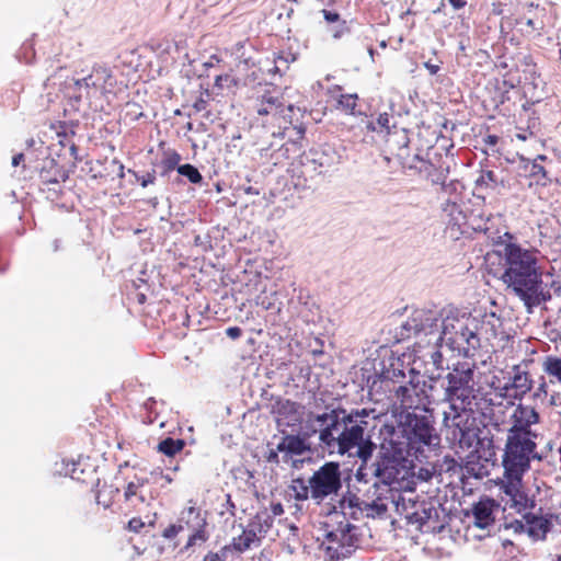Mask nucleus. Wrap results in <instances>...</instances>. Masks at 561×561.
<instances>
[{
	"instance_id": "nucleus-1",
	"label": "nucleus",
	"mask_w": 561,
	"mask_h": 561,
	"mask_svg": "<svg viewBox=\"0 0 561 561\" xmlns=\"http://www.w3.org/2000/svg\"><path fill=\"white\" fill-rule=\"evenodd\" d=\"M367 409H351L342 405L325 407L322 413L313 415L320 423V445L330 455L357 457L364 463L370 460L376 444L368 434Z\"/></svg>"
},
{
	"instance_id": "nucleus-2",
	"label": "nucleus",
	"mask_w": 561,
	"mask_h": 561,
	"mask_svg": "<svg viewBox=\"0 0 561 561\" xmlns=\"http://www.w3.org/2000/svg\"><path fill=\"white\" fill-rule=\"evenodd\" d=\"M504 268L499 277L506 289L516 296L527 313L552 299L537 256L520 244L510 242L504 247Z\"/></svg>"
},
{
	"instance_id": "nucleus-3",
	"label": "nucleus",
	"mask_w": 561,
	"mask_h": 561,
	"mask_svg": "<svg viewBox=\"0 0 561 561\" xmlns=\"http://www.w3.org/2000/svg\"><path fill=\"white\" fill-rule=\"evenodd\" d=\"M396 423H383L379 436L407 450L417 461L425 458L424 448L435 449L440 446V435L435 428L432 414H419L415 411H401L394 415Z\"/></svg>"
},
{
	"instance_id": "nucleus-4",
	"label": "nucleus",
	"mask_w": 561,
	"mask_h": 561,
	"mask_svg": "<svg viewBox=\"0 0 561 561\" xmlns=\"http://www.w3.org/2000/svg\"><path fill=\"white\" fill-rule=\"evenodd\" d=\"M438 378L440 387H444L443 402L449 403L455 417L462 412L471 411L474 399V365L468 362H458L453 368Z\"/></svg>"
},
{
	"instance_id": "nucleus-5",
	"label": "nucleus",
	"mask_w": 561,
	"mask_h": 561,
	"mask_svg": "<svg viewBox=\"0 0 561 561\" xmlns=\"http://www.w3.org/2000/svg\"><path fill=\"white\" fill-rule=\"evenodd\" d=\"M477 331L478 322L476 319L469 322V319L463 320L455 317L442 319L439 316V330L434 334L436 335L434 345L437 347L446 345L450 351L469 358L481 346Z\"/></svg>"
},
{
	"instance_id": "nucleus-6",
	"label": "nucleus",
	"mask_w": 561,
	"mask_h": 561,
	"mask_svg": "<svg viewBox=\"0 0 561 561\" xmlns=\"http://www.w3.org/2000/svg\"><path fill=\"white\" fill-rule=\"evenodd\" d=\"M536 438L537 436L511 426L502 456L503 469L512 476H519L530 470L533 460L541 461L543 456L537 451Z\"/></svg>"
},
{
	"instance_id": "nucleus-7",
	"label": "nucleus",
	"mask_w": 561,
	"mask_h": 561,
	"mask_svg": "<svg viewBox=\"0 0 561 561\" xmlns=\"http://www.w3.org/2000/svg\"><path fill=\"white\" fill-rule=\"evenodd\" d=\"M379 438L381 439L380 451L378 459L373 463V476L382 484L393 486L405 478L415 459L385 436H379Z\"/></svg>"
},
{
	"instance_id": "nucleus-8",
	"label": "nucleus",
	"mask_w": 561,
	"mask_h": 561,
	"mask_svg": "<svg viewBox=\"0 0 561 561\" xmlns=\"http://www.w3.org/2000/svg\"><path fill=\"white\" fill-rule=\"evenodd\" d=\"M350 480V473L343 478L341 466L336 461H327L309 478L311 499L320 505L325 499L337 496L343 481Z\"/></svg>"
},
{
	"instance_id": "nucleus-9",
	"label": "nucleus",
	"mask_w": 561,
	"mask_h": 561,
	"mask_svg": "<svg viewBox=\"0 0 561 561\" xmlns=\"http://www.w3.org/2000/svg\"><path fill=\"white\" fill-rule=\"evenodd\" d=\"M439 330V312L436 310L416 308L394 330L393 339L397 343H403L411 339L430 336Z\"/></svg>"
},
{
	"instance_id": "nucleus-10",
	"label": "nucleus",
	"mask_w": 561,
	"mask_h": 561,
	"mask_svg": "<svg viewBox=\"0 0 561 561\" xmlns=\"http://www.w3.org/2000/svg\"><path fill=\"white\" fill-rule=\"evenodd\" d=\"M116 79L110 68L94 66L91 72L82 78L72 79L67 82L69 98L76 102L91 98V90H100L103 94L113 93Z\"/></svg>"
},
{
	"instance_id": "nucleus-11",
	"label": "nucleus",
	"mask_w": 561,
	"mask_h": 561,
	"mask_svg": "<svg viewBox=\"0 0 561 561\" xmlns=\"http://www.w3.org/2000/svg\"><path fill=\"white\" fill-rule=\"evenodd\" d=\"M207 518L208 512L203 511L195 505L185 507L181 511L178 519L180 524L184 526V529L187 528L191 530V535L188 536L185 546L180 550L181 553L191 550L193 551L194 547L202 546L209 539L210 534L207 530Z\"/></svg>"
},
{
	"instance_id": "nucleus-12",
	"label": "nucleus",
	"mask_w": 561,
	"mask_h": 561,
	"mask_svg": "<svg viewBox=\"0 0 561 561\" xmlns=\"http://www.w3.org/2000/svg\"><path fill=\"white\" fill-rule=\"evenodd\" d=\"M321 167L322 164H320L311 148L304 151L293 163L291 179L294 186L298 190H310L316 186L319 180L327 174Z\"/></svg>"
},
{
	"instance_id": "nucleus-13",
	"label": "nucleus",
	"mask_w": 561,
	"mask_h": 561,
	"mask_svg": "<svg viewBox=\"0 0 561 561\" xmlns=\"http://www.w3.org/2000/svg\"><path fill=\"white\" fill-rule=\"evenodd\" d=\"M409 364L400 356L391 354L388 358L381 359L378 364L374 365L375 375L367 377V385L373 390L377 383H399L402 385L407 379V369Z\"/></svg>"
},
{
	"instance_id": "nucleus-14",
	"label": "nucleus",
	"mask_w": 561,
	"mask_h": 561,
	"mask_svg": "<svg viewBox=\"0 0 561 561\" xmlns=\"http://www.w3.org/2000/svg\"><path fill=\"white\" fill-rule=\"evenodd\" d=\"M425 378L426 375H422L415 368L409 367L405 382L396 389V396L403 405L408 408H412L414 405L415 400L413 397L417 398L422 388V380Z\"/></svg>"
},
{
	"instance_id": "nucleus-15",
	"label": "nucleus",
	"mask_w": 561,
	"mask_h": 561,
	"mask_svg": "<svg viewBox=\"0 0 561 561\" xmlns=\"http://www.w3.org/2000/svg\"><path fill=\"white\" fill-rule=\"evenodd\" d=\"M442 374L438 375H426V378L422 380V388L417 396V400L414 403V408L417 409L420 405L425 407L432 402H443L444 387H440ZM427 412L426 408H423Z\"/></svg>"
},
{
	"instance_id": "nucleus-16",
	"label": "nucleus",
	"mask_w": 561,
	"mask_h": 561,
	"mask_svg": "<svg viewBox=\"0 0 561 561\" xmlns=\"http://www.w3.org/2000/svg\"><path fill=\"white\" fill-rule=\"evenodd\" d=\"M523 517L527 525L528 536L536 540H545L547 534L550 533L553 527V519L557 518V515L553 513L537 515L528 512Z\"/></svg>"
},
{
	"instance_id": "nucleus-17",
	"label": "nucleus",
	"mask_w": 561,
	"mask_h": 561,
	"mask_svg": "<svg viewBox=\"0 0 561 561\" xmlns=\"http://www.w3.org/2000/svg\"><path fill=\"white\" fill-rule=\"evenodd\" d=\"M38 175L43 184L59 185L68 179L67 172L55 158L47 157L43 159L37 167Z\"/></svg>"
},
{
	"instance_id": "nucleus-18",
	"label": "nucleus",
	"mask_w": 561,
	"mask_h": 561,
	"mask_svg": "<svg viewBox=\"0 0 561 561\" xmlns=\"http://www.w3.org/2000/svg\"><path fill=\"white\" fill-rule=\"evenodd\" d=\"M278 450H284V461H288L293 456H302L311 450V445L302 435L285 434L278 443Z\"/></svg>"
},
{
	"instance_id": "nucleus-19",
	"label": "nucleus",
	"mask_w": 561,
	"mask_h": 561,
	"mask_svg": "<svg viewBox=\"0 0 561 561\" xmlns=\"http://www.w3.org/2000/svg\"><path fill=\"white\" fill-rule=\"evenodd\" d=\"M499 504L493 499H488L484 502H479L472 507L473 524L476 527L485 529L494 524L493 511Z\"/></svg>"
},
{
	"instance_id": "nucleus-20",
	"label": "nucleus",
	"mask_w": 561,
	"mask_h": 561,
	"mask_svg": "<svg viewBox=\"0 0 561 561\" xmlns=\"http://www.w3.org/2000/svg\"><path fill=\"white\" fill-rule=\"evenodd\" d=\"M311 150L319 159L320 164H322L321 168L324 169L325 173L330 172L331 169L342 163V152L333 145L324 144L322 146L312 147Z\"/></svg>"
},
{
	"instance_id": "nucleus-21",
	"label": "nucleus",
	"mask_w": 561,
	"mask_h": 561,
	"mask_svg": "<svg viewBox=\"0 0 561 561\" xmlns=\"http://www.w3.org/2000/svg\"><path fill=\"white\" fill-rule=\"evenodd\" d=\"M515 374L512 378V381L506 382L503 387L504 391H508L511 389H515L516 393L514 398H522L527 392H529L533 388V380L530 379L527 371H522L519 366H514Z\"/></svg>"
},
{
	"instance_id": "nucleus-22",
	"label": "nucleus",
	"mask_w": 561,
	"mask_h": 561,
	"mask_svg": "<svg viewBox=\"0 0 561 561\" xmlns=\"http://www.w3.org/2000/svg\"><path fill=\"white\" fill-rule=\"evenodd\" d=\"M78 467H80V460L76 461L73 459L62 458L60 461L55 463V473L70 477L73 480L87 483V479L78 474Z\"/></svg>"
},
{
	"instance_id": "nucleus-23",
	"label": "nucleus",
	"mask_w": 561,
	"mask_h": 561,
	"mask_svg": "<svg viewBox=\"0 0 561 561\" xmlns=\"http://www.w3.org/2000/svg\"><path fill=\"white\" fill-rule=\"evenodd\" d=\"M182 178H185L187 182L195 185H202L204 182V176L192 163H184L178 168V178L173 180V183L183 184Z\"/></svg>"
},
{
	"instance_id": "nucleus-24",
	"label": "nucleus",
	"mask_w": 561,
	"mask_h": 561,
	"mask_svg": "<svg viewBox=\"0 0 561 561\" xmlns=\"http://www.w3.org/2000/svg\"><path fill=\"white\" fill-rule=\"evenodd\" d=\"M526 472H522L519 476L515 474L512 476L508 473L507 470H504V478L505 481H501L500 489L502 492L510 496V499H513L516 496V494L520 491V486L523 483V478Z\"/></svg>"
},
{
	"instance_id": "nucleus-25",
	"label": "nucleus",
	"mask_w": 561,
	"mask_h": 561,
	"mask_svg": "<svg viewBox=\"0 0 561 561\" xmlns=\"http://www.w3.org/2000/svg\"><path fill=\"white\" fill-rule=\"evenodd\" d=\"M271 413L273 415L288 417L297 413V404L289 399L276 397L271 404Z\"/></svg>"
},
{
	"instance_id": "nucleus-26",
	"label": "nucleus",
	"mask_w": 561,
	"mask_h": 561,
	"mask_svg": "<svg viewBox=\"0 0 561 561\" xmlns=\"http://www.w3.org/2000/svg\"><path fill=\"white\" fill-rule=\"evenodd\" d=\"M186 445L183 438L165 437L157 446V450L168 457H174Z\"/></svg>"
},
{
	"instance_id": "nucleus-27",
	"label": "nucleus",
	"mask_w": 561,
	"mask_h": 561,
	"mask_svg": "<svg viewBox=\"0 0 561 561\" xmlns=\"http://www.w3.org/2000/svg\"><path fill=\"white\" fill-rule=\"evenodd\" d=\"M539 422H540L539 413L534 408H530L529 414L525 419L516 417L514 415V421H513L512 426L538 437L537 432L531 430V425L538 424Z\"/></svg>"
},
{
	"instance_id": "nucleus-28",
	"label": "nucleus",
	"mask_w": 561,
	"mask_h": 561,
	"mask_svg": "<svg viewBox=\"0 0 561 561\" xmlns=\"http://www.w3.org/2000/svg\"><path fill=\"white\" fill-rule=\"evenodd\" d=\"M527 168H529V178L536 179V185L546 187L553 182L547 170L540 163H537L536 161L529 162L527 160V165H525V169Z\"/></svg>"
},
{
	"instance_id": "nucleus-29",
	"label": "nucleus",
	"mask_w": 561,
	"mask_h": 561,
	"mask_svg": "<svg viewBox=\"0 0 561 561\" xmlns=\"http://www.w3.org/2000/svg\"><path fill=\"white\" fill-rule=\"evenodd\" d=\"M476 453L478 454V457L480 459L486 462L494 461L496 457V451L493 439L489 437L478 438Z\"/></svg>"
},
{
	"instance_id": "nucleus-30",
	"label": "nucleus",
	"mask_w": 561,
	"mask_h": 561,
	"mask_svg": "<svg viewBox=\"0 0 561 561\" xmlns=\"http://www.w3.org/2000/svg\"><path fill=\"white\" fill-rule=\"evenodd\" d=\"M363 123L367 131L390 134V118L388 113H380L376 121L365 119Z\"/></svg>"
},
{
	"instance_id": "nucleus-31",
	"label": "nucleus",
	"mask_w": 561,
	"mask_h": 561,
	"mask_svg": "<svg viewBox=\"0 0 561 561\" xmlns=\"http://www.w3.org/2000/svg\"><path fill=\"white\" fill-rule=\"evenodd\" d=\"M322 550L324 552L325 561H342L351 558L354 553L351 549L346 548L342 543H337L336 547L325 546L322 547Z\"/></svg>"
},
{
	"instance_id": "nucleus-32",
	"label": "nucleus",
	"mask_w": 561,
	"mask_h": 561,
	"mask_svg": "<svg viewBox=\"0 0 561 561\" xmlns=\"http://www.w3.org/2000/svg\"><path fill=\"white\" fill-rule=\"evenodd\" d=\"M289 490L293 491L294 499L296 501L304 502L311 497V488H309V481L306 482L302 477L293 479L291 484L289 485Z\"/></svg>"
},
{
	"instance_id": "nucleus-33",
	"label": "nucleus",
	"mask_w": 561,
	"mask_h": 561,
	"mask_svg": "<svg viewBox=\"0 0 561 561\" xmlns=\"http://www.w3.org/2000/svg\"><path fill=\"white\" fill-rule=\"evenodd\" d=\"M343 502H346L348 508H357L362 511V505L365 504L366 507H376L378 512H383L386 510L385 505H378L376 502H371L370 504L360 501V499L350 490L342 494Z\"/></svg>"
},
{
	"instance_id": "nucleus-34",
	"label": "nucleus",
	"mask_w": 561,
	"mask_h": 561,
	"mask_svg": "<svg viewBox=\"0 0 561 561\" xmlns=\"http://www.w3.org/2000/svg\"><path fill=\"white\" fill-rule=\"evenodd\" d=\"M263 103L272 107L275 111V114H280L285 119H291L290 113L295 110L293 104H288L285 110L283 103L279 102L277 98L265 95L263 96Z\"/></svg>"
},
{
	"instance_id": "nucleus-35",
	"label": "nucleus",
	"mask_w": 561,
	"mask_h": 561,
	"mask_svg": "<svg viewBox=\"0 0 561 561\" xmlns=\"http://www.w3.org/2000/svg\"><path fill=\"white\" fill-rule=\"evenodd\" d=\"M512 501V507H514L517 513H520L522 511L531 510L535 507L536 502L533 499H529L528 494L520 490L515 497L511 499Z\"/></svg>"
},
{
	"instance_id": "nucleus-36",
	"label": "nucleus",
	"mask_w": 561,
	"mask_h": 561,
	"mask_svg": "<svg viewBox=\"0 0 561 561\" xmlns=\"http://www.w3.org/2000/svg\"><path fill=\"white\" fill-rule=\"evenodd\" d=\"M543 370L561 382V356H547L543 362Z\"/></svg>"
},
{
	"instance_id": "nucleus-37",
	"label": "nucleus",
	"mask_w": 561,
	"mask_h": 561,
	"mask_svg": "<svg viewBox=\"0 0 561 561\" xmlns=\"http://www.w3.org/2000/svg\"><path fill=\"white\" fill-rule=\"evenodd\" d=\"M317 414L318 413H312V412L308 414V420H307L306 424L301 427V431L299 433L308 442H309V438L311 436H313L314 434L320 435V428H321L320 423L316 422L313 420V415H317Z\"/></svg>"
},
{
	"instance_id": "nucleus-38",
	"label": "nucleus",
	"mask_w": 561,
	"mask_h": 561,
	"mask_svg": "<svg viewBox=\"0 0 561 561\" xmlns=\"http://www.w3.org/2000/svg\"><path fill=\"white\" fill-rule=\"evenodd\" d=\"M474 184H476V188H482V187H489V186L494 187L497 184L496 174L491 170L481 171V174L474 181Z\"/></svg>"
},
{
	"instance_id": "nucleus-39",
	"label": "nucleus",
	"mask_w": 561,
	"mask_h": 561,
	"mask_svg": "<svg viewBox=\"0 0 561 561\" xmlns=\"http://www.w3.org/2000/svg\"><path fill=\"white\" fill-rule=\"evenodd\" d=\"M358 100V95L356 93L353 94H341L337 99V104L348 112L350 114H355L356 101Z\"/></svg>"
},
{
	"instance_id": "nucleus-40",
	"label": "nucleus",
	"mask_w": 561,
	"mask_h": 561,
	"mask_svg": "<svg viewBox=\"0 0 561 561\" xmlns=\"http://www.w3.org/2000/svg\"><path fill=\"white\" fill-rule=\"evenodd\" d=\"M161 160L163 162H165L167 164L171 165L172 168H174L176 172H178V168L182 165V164H180V162L182 160V156L174 149H168V150L163 151V156H162Z\"/></svg>"
},
{
	"instance_id": "nucleus-41",
	"label": "nucleus",
	"mask_w": 561,
	"mask_h": 561,
	"mask_svg": "<svg viewBox=\"0 0 561 561\" xmlns=\"http://www.w3.org/2000/svg\"><path fill=\"white\" fill-rule=\"evenodd\" d=\"M129 173H131L136 181L139 182V184L142 187H147L150 184H153L156 181V170L152 169L151 171L147 172L146 174L140 175L138 172L134 170H128Z\"/></svg>"
},
{
	"instance_id": "nucleus-42",
	"label": "nucleus",
	"mask_w": 561,
	"mask_h": 561,
	"mask_svg": "<svg viewBox=\"0 0 561 561\" xmlns=\"http://www.w3.org/2000/svg\"><path fill=\"white\" fill-rule=\"evenodd\" d=\"M184 530V526L178 520L174 524H170L162 533V537L171 540L175 538L181 531Z\"/></svg>"
},
{
	"instance_id": "nucleus-43",
	"label": "nucleus",
	"mask_w": 561,
	"mask_h": 561,
	"mask_svg": "<svg viewBox=\"0 0 561 561\" xmlns=\"http://www.w3.org/2000/svg\"><path fill=\"white\" fill-rule=\"evenodd\" d=\"M231 547L234 552L242 553V552L247 551L251 546H250L248 539H244L242 537V535H240L238 537L232 538Z\"/></svg>"
},
{
	"instance_id": "nucleus-44",
	"label": "nucleus",
	"mask_w": 561,
	"mask_h": 561,
	"mask_svg": "<svg viewBox=\"0 0 561 561\" xmlns=\"http://www.w3.org/2000/svg\"><path fill=\"white\" fill-rule=\"evenodd\" d=\"M347 507V504L346 502H343V499L341 497L339 501H337V504H331L329 503L327 505V512H325V515L327 516H330V515H333V514H341L343 517H345V513L343 512L345 508Z\"/></svg>"
},
{
	"instance_id": "nucleus-45",
	"label": "nucleus",
	"mask_w": 561,
	"mask_h": 561,
	"mask_svg": "<svg viewBox=\"0 0 561 561\" xmlns=\"http://www.w3.org/2000/svg\"><path fill=\"white\" fill-rule=\"evenodd\" d=\"M347 507V504L346 502H343V499L341 497L339 501H337V504H331L329 503L327 505V512H325V515L327 516H330V515H333V514H341L343 517H345V513L343 512L345 508Z\"/></svg>"
},
{
	"instance_id": "nucleus-46",
	"label": "nucleus",
	"mask_w": 561,
	"mask_h": 561,
	"mask_svg": "<svg viewBox=\"0 0 561 561\" xmlns=\"http://www.w3.org/2000/svg\"><path fill=\"white\" fill-rule=\"evenodd\" d=\"M346 548L351 549L352 552H355L358 543L357 535H340V542Z\"/></svg>"
},
{
	"instance_id": "nucleus-47",
	"label": "nucleus",
	"mask_w": 561,
	"mask_h": 561,
	"mask_svg": "<svg viewBox=\"0 0 561 561\" xmlns=\"http://www.w3.org/2000/svg\"><path fill=\"white\" fill-rule=\"evenodd\" d=\"M296 60V55L290 51H279L275 57V62H283L284 69H288V65Z\"/></svg>"
},
{
	"instance_id": "nucleus-48",
	"label": "nucleus",
	"mask_w": 561,
	"mask_h": 561,
	"mask_svg": "<svg viewBox=\"0 0 561 561\" xmlns=\"http://www.w3.org/2000/svg\"><path fill=\"white\" fill-rule=\"evenodd\" d=\"M394 135H397L399 138V140H398L399 150L402 151V150L407 149L409 146V142H410V139L408 137V130L402 128L400 130V133L396 131Z\"/></svg>"
},
{
	"instance_id": "nucleus-49",
	"label": "nucleus",
	"mask_w": 561,
	"mask_h": 561,
	"mask_svg": "<svg viewBox=\"0 0 561 561\" xmlns=\"http://www.w3.org/2000/svg\"><path fill=\"white\" fill-rule=\"evenodd\" d=\"M430 357L436 369H443L444 357L439 350L432 351Z\"/></svg>"
},
{
	"instance_id": "nucleus-50",
	"label": "nucleus",
	"mask_w": 561,
	"mask_h": 561,
	"mask_svg": "<svg viewBox=\"0 0 561 561\" xmlns=\"http://www.w3.org/2000/svg\"><path fill=\"white\" fill-rule=\"evenodd\" d=\"M356 530V526L351 523L340 522L337 526V531L340 535H356L354 531Z\"/></svg>"
},
{
	"instance_id": "nucleus-51",
	"label": "nucleus",
	"mask_w": 561,
	"mask_h": 561,
	"mask_svg": "<svg viewBox=\"0 0 561 561\" xmlns=\"http://www.w3.org/2000/svg\"><path fill=\"white\" fill-rule=\"evenodd\" d=\"M367 462L364 463V461H362V465L357 468L356 470V473H355V478L358 482L360 483H367L368 480H367V477H368V473H367Z\"/></svg>"
},
{
	"instance_id": "nucleus-52",
	"label": "nucleus",
	"mask_w": 561,
	"mask_h": 561,
	"mask_svg": "<svg viewBox=\"0 0 561 561\" xmlns=\"http://www.w3.org/2000/svg\"><path fill=\"white\" fill-rule=\"evenodd\" d=\"M279 453L284 454V450H278V445L276 446L275 449H270L265 456L266 461L270 463H273V465H278L279 463Z\"/></svg>"
},
{
	"instance_id": "nucleus-53",
	"label": "nucleus",
	"mask_w": 561,
	"mask_h": 561,
	"mask_svg": "<svg viewBox=\"0 0 561 561\" xmlns=\"http://www.w3.org/2000/svg\"><path fill=\"white\" fill-rule=\"evenodd\" d=\"M145 527V523L139 517H133L128 522V529L133 533H139Z\"/></svg>"
},
{
	"instance_id": "nucleus-54",
	"label": "nucleus",
	"mask_w": 561,
	"mask_h": 561,
	"mask_svg": "<svg viewBox=\"0 0 561 561\" xmlns=\"http://www.w3.org/2000/svg\"><path fill=\"white\" fill-rule=\"evenodd\" d=\"M350 28L346 25V21H342L340 25L333 31V38L339 39L341 38L345 33H348Z\"/></svg>"
},
{
	"instance_id": "nucleus-55",
	"label": "nucleus",
	"mask_w": 561,
	"mask_h": 561,
	"mask_svg": "<svg viewBox=\"0 0 561 561\" xmlns=\"http://www.w3.org/2000/svg\"><path fill=\"white\" fill-rule=\"evenodd\" d=\"M322 13H323V19L328 22V23H335V22H339L340 21V13H337L336 11H331V10H322Z\"/></svg>"
},
{
	"instance_id": "nucleus-56",
	"label": "nucleus",
	"mask_w": 561,
	"mask_h": 561,
	"mask_svg": "<svg viewBox=\"0 0 561 561\" xmlns=\"http://www.w3.org/2000/svg\"><path fill=\"white\" fill-rule=\"evenodd\" d=\"M226 335L231 340H237L242 335V329L237 325L229 327L226 329Z\"/></svg>"
},
{
	"instance_id": "nucleus-57",
	"label": "nucleus",
	"mask_w": 561,
	"mask_h": 561,
	"mask_svg": "<svg viewBox=\"0 0 561 561\" xmlns=\"http://www.w3.org/2000/svg\"><path fill=\"white\" fill-rule=\"evenodd\" d=\"M137 490H138V488L136 485V482L130 481L127 484L125 492H124L125 500L128 501V500H130L131 496L137 495Z\"/></svg>"
},
{
	"instance_id": "nucleus-58",
	"label": "nucleus",
	"mask_w": 561,
	"mask_h": 561,
	"mask_svg": "<svg viewBox=\"0 0 561 561\" xmlns=\"http://www.w3.org/2000/svg\"><path fill=\"white\" fill-rule=\"evenodd\" d=\"M241 535L244 539H248L250 546L255 541H257V542L261 541L260 538L256 537V531L254 529H250V530L243 529V533Z\"/></svg>"
},
{
	"instance_id": "nucleus-59",
	"label": "nucleus",
	"mask_w": 561,
	"mask_h": 561,
	"mask_svg": "<svg viewBox=\"0 0 561 561\" xmlns=\"http://www.w3.org/2000/svg\"><path fill=\"white\" fill-rule=\"evenodd\" d=\"M159 168H160V176H162V178H170L171 172L175 171L174 168L167 164L162 160L159 163Z\"/></svg>"
},
{
	"instance_id": "nucleus-60",
	"label": "nucleus",
	"mask_w": 561,
	"mask_h": 561,
	"mask_svg": "<svg viewBox=\"0 0 561 561\" xmlns=\"http://www.w3.org/2000/svg\"><path fill=\"white\" fill-rule=\"evenodd\" d=\"M234 552L232 547H231V543L230 545H226L224 546L219 551H217L216 553H218V557H220V560L222 561H227V559L229 558V554Z\"/></svg>"
},
{
	"instance_id": "nucleus-61",
	"label": "nucleus",
	"mask_w": 561,
	"mask_h": 561,
	"mask_svg": "<svg viewBox=\"0 0 561 561\" xmlns=\"http://www.w3.org/2000/svg\"><path fill=\"white\" fill-rule=\"evenodd\" d=\"M459 186H461L459 181H450L449 183L444 184L443 191L448 194H453L458 190Z\"/></svg>"
},
{
	"instance_id": "nucleus-62",
	"label": "nucleus",
	"mask_w": 561,
	"mask_h": 561,
	"mask_svg": "<svg viewBox=\"0 0 561 561\" xmlns=\"http://www.w3.org/2000/svg\"><path fill=\"white\" fill-rule=\"evenodd\" d=\"M449 172V168H446V170H442L439 171L435 178L433 179V183L435 184H442V187L444 186V184L446 183V174Z\"/></svg>"
},
{
	"instance_id": "nucleus-63",
	"label": "nucleus",
	"mask_w": 561,
	"mask_h": 561,
	"mask_svg": "<svg viewBox=\"0 0 561 561\" xmlns=\"http://www.w3.org/2000/svg\"><path fill=\"white\" fill-rule=\"evenodd\" d=\"M500 141V137L495 134H489L483 138V142L489 147H495Z\"/></svg>"
},
{
	"instance_id": "nucleus-64",
	"label": "nucleus",
	"mask_w": 561,
	"mask_h": 561,
	"mask_svg": "<svg viewBox=\"0 0 561 561\" xmlns=\"http://www.w3.org/2000/svg\"><path fill=\"white\" fill-rule=\"evenodd\" d=\"M324 537H325V539L329 542H334V543H339L340 542V534H339L337 529L336 530L327 531Z\"/></svg>"
}]
</instances>
